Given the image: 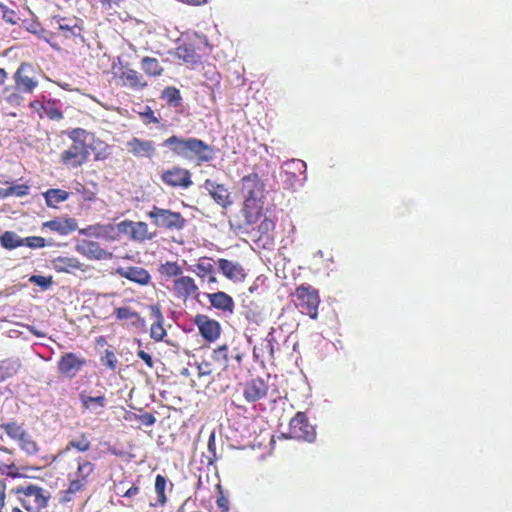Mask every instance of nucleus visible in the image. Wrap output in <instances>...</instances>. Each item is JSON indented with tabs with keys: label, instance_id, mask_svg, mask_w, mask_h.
<instances>
[{
	"label": "nucleus",
	"instance_id": "f257e3e1",
	"mask_svg": "<svg viewBox=\"0 0 512 512\" xmlns=\"http://www.w3.org/2000/svg\"><path fill=\"white\" fill-rule=\"evenodd\" d=\"M39 76L40 72L33 64L22 62L13 75L14 86L4 88L6 102L20 105L24 100L21 94H33L39 86Z\"/></svg>",
	"mask_w": 512,
	"mask_h": 512
},
{
	"label": "nucleus",
	"instance_id": "f03ea898",
	"mask_svg": "<svg viewBox=\"0 0 512 512\" xmlns=\"http://www.w3.org/2000/svg\"><path fill=\"white\" fill-rule=\"evenodd\" d=\"M67 136L72 143L66 150L61 152L60 163L68 169H78L90 157L87 143L89 133L84 129L76 128L67 132Z\"/></svg>",
	"mask_w": 512,
	"mask_h": 512
},
{
	"label": "nucleus",
	"instance_id": "7ed1b4c3",
	"mask_svg": "<svg viewBox=\"0 0 512 512\" xmlns=\"http://www.w3.org/2000/svg\"><path fill=\"white\" fill-rule=\"evenodd\" d=\"M163 145L169 147L175 155L182 158L195 156L200 163L210 161L213 158V148L198 138L185 139L172 135L163 142Z\"/></svg>",
	"mask_w": 512,
	"mask_h": 512
},
{
	"label": "nucleus",
	"instance_id": "20e7f679",
	"mask_svg": "<svg viewBox=\"0 0 512 512\" xmlns=\"http://www.w3.org/2000/svg\"><path fill=\"white\" fill-rule=\"evenodd\" d=\"M241 192L244 196L243 213L251 221L262 211L264 184L256 173L245 175L241 179Z\"/></svg>",
	"mask_w": 512,
	"mask_h": 512
},
{
	"label": "nucleus",
	"instance_id": "39448f33",
	"mask_svg": "<svg viewBox=\"0 0 512 512\" xmlns=\"http://www.w3.org/2000/svg\"><path fill=\"white\" fill-rule=\"evenodd\" d=\"M22 508L27 512H42L48 508L51 492L34 482H24L12 490Z\"/></svg>",
	"mask_w": 512,
	"mask_h": 512
},
{
	"label": "nucleus",
	"instance_id": "423d86ee",
	"mask_svg": "<svg viewBox=\"0 0 512 512\" xmlns=\"http://www.w3.org/2000/svg\"><path fill=\"white\" fill-rule=\"evenodd\" d=\"M292 302L303 315H308L310 319H318V309L321 303L318 289L310 284L304 283L297 286L291 293Z\"/></svg>",
	"mask_w": 512,
	"mask_h": 512
},
{
	"label": "nucleus",
	"instance_id": "0eeeda50",
	"mask_svg": "<svg viewBox=\"0 0 512 512\" xmlns=\"http://www.w3.org/2000/svg\"><path fill=\"white\" fill-rule=\"evenodd\" d=\"M152 224L168 231H181L186 226V219L180 212L153 206L148 212Z\"/></svg>",
	"mask_w": 512,
	"mask_h": 512
},
{
	"label": "nucleus",
	"instance_id": "6e6552de",
	"mask_svg": "<svg viewBox=\"0 0 512 512\" xmlns=\"http://www.w3.org/2000/svg\"><path fill=\"white\" fill-rule=\"evenodd\" d=\"M288 438L313 442L316 439L315 426L309 423L305 412H297L288 422Z\"/></svg>",
	"mask_w": 512,
	"mask_h": 512
},
{
	"label": "nucleus",
	"instance_id": "1a4fd4ad",
	"mask_svg": "<svg viewBox=\"0 0 512 512\" xmlns=\"http://www.w3.org/2000/svg\"><path fill=\"white\" fill-rule=\"evenodd\" d=\"M87 364V360L75 352H64L58 359L57 369L61 377L74 379Z\"/></svg>",
	"mask_w": 512,
	"mask_h": 512
},
{
	"label": "nucleus",
	"instance_id": "9d476101",
	"mask_svg": "<svg viewBox=\"0 0 512 512\" xmlns=\"http://www.w3.org/2000/svg\"><path fill=\"white\" fill-rule=\"evenodd\" d=\"M76 465L75 472L68 474V482L73 483L82 492L86 490L91 477L95 473V464L92 461L78 457Z\"/></svg>",
	"mask_w": 512,
	"mask_h": 512
},
{
	"label": "nucleus",
	"instance_id": "9b49d317",
	"mask_svg": "<svg viewBox=\"0 0 512 512\" xmlns=\"http://www.w3.org/2000/svg\"><path fill=\"white\" fill-rule=\"evenodd\" d=\"M191 172L182 167H171L161 174L163 183L173 189L186 190L193 185Z\"/></svg>",
	"mask_w": 512,
	"mask_h": 512
},
{
	"label": "nucleus",
	"instance_id": "f8f14e48",
	"mask_svg": "<svg viewBox=\"0 0 512 512\" xmlns=\"http://www.w3.org/2000/svg\"><path fill=\"white\" fill-rule=\"evenodd\" d=\"M116 228L119 233L129 235L130 239L135 242L149 241L154 236L145 222H132V220L125 219L118 223Z\"/></svg>",
	"mask_w": 512,
	"mask_h": 512
},
{
	"label": "nucleus",
	"instance_id": "ddd939ff",
	"mask_svg": "<svg viewBox=\"0 0 512 512\" xmlns=\"http://www.w3.org/2000/svg\"><path fill=\"white\" fill-rule=\"evenodd\" d=\"M169 54L177 59L181 64L190 68H196L201 65L203 59L197 51L196 45L192 42H182L177 45Z\"/></svg>",
	"mask_w": 512,
	"mask_h": 512
},
{
	"label": "nucleus",
	"instance_id": "4468645a",
	"mask_svg": "<svg viewBox=\"0 0 512 512\" xmlns=\"http://www.w3.org/2000/svg\"><path fill=\"white\" fill-rule=\"evenodd\" d=\"M194 324L205 341L213 343L220 337L221 326L219 322L210 318L207 314H196Z\"/></svg>",
	"mask_w": 512,
	"mask_h": 512
},
{
	"label": "nucleus",
	"instance_id": "2eb2a0df",
	"mask_svg": "<svg viewBox=\"0 0 512 512\" xmlns=\"http://www.w3.org/2000/svg\"><path fill=\"white\" fill-rule=\"evenodd\" d=\"M172 291L176 299L186 302L191 297H197L199 287L191 276L182 274L173 281Z\"/></svg>",
	"mask_w": 512,
	"mask_h": 512
},
{
	"label": "nucleus",
	"instance_id": "dca6fc26",
	"mask_svg": "<svg viewBox=\"0 0 512 512\" xmlns=\"http://www.w3.org/2000/svg\"><path fill=\"white\" fill-rule=\"evenodd\" d=\"M150 316L154 320L149 329V336L155 342L164 341L167 330L164 327L165 317L159 304L149 306Z\"/></svg>",
	"mask_w": 512,
	"mask_h": 512
},
{
	"label": "nucleus",
	"instance_id": "f3484780",
	"mask_svg": "<svg viewBox=\"0 0 512 512\" xmlns=\"http://www.w3.org/2000/svg\"><path fill=\"white\" fill-rule=\"evenodd\" d=\"M127 151L135 158L151 159L156 154L155 144L151 140L132 137L126 143Z\"/></svg>",
	"mask_w": 512,
	"mask_h": 512
},
{
	"label": "nucleus",
	"instance_id": "a211bd4d",
	"mask_svg": "<svg viewBox=\"0 0 512 512\" xmlns=\"http://www.w3.org/2000/svg\"><path fill=\"white\" fill-rule=\"evenodd\" d=\"M203 188L221 208L226 209L232 205L231 194L224 185L207 178L204 180Z\"/></svg>",
	"mask_w": 512,
	"mask_h": 512
},
{
	"label": "nucleus",
	"instance_id": "6ab92c4d",
	"mask_svg": "<svg viewBox=\"0 0 512 512\" xmlns=\"http://www.w3.org/2000/svg\"><path fill=\"white\" fill-rule=\"evenodd\" d=\"M58 35L66 40L77 42L82 41L83 26L81 22L76 19L60 18L58 21Z\"/></svg>",
	"mask_w": 512,
	"mask_h": 512
},
{
	"label": "nucleus",
	"instance_id": "aec40b11",
	"mask_svg": "<svg viewBox=\"0 0 512 512\" xmlns=\"http://www.w3.org/2000/svg\"><path fill=\"white\" fill-rule=\"evenodd\" d=\"M120 84L129 87L134 91H142L148 86V82L138 70L130 67H123L118 76Z\"/></svg>",
	"mask_w": 512,
	"mask_h": 512
},
{
	"label": "nucleus",
	"instance_id": "412c9836",
	"mask_svg": "<svg viewBox=\"0 0 512 512\" xmlns=\"http://www.w3.org/2000/svg\"><path fill=\"white\" fill-rule=\"evenodd\" d=\"M217 263L218 270L227 277L228 280L235 283L245 280L247 273L241 264L227 260V258H218Z\"/></svg>",
	"mask_w": 512,
	"mask_h": 512
},
{
	"label": "nucleus",
	"instance_id": "4be33fe9",
	"mask_svg": "<svg viewBox=\"0 0 512 512\" xmlns=\"http://www.w3.org/2000/svg\"><path fill=\"white\" fill-rule=\"evenodd\" d=\"M116 273L129 280L130 282L136 283L141 286H147L151 282V275L147 269L139 266L119 267L116 269Z\"/></svg>",
	"mask_w": 512,
	"mask_h": 512
},
{
	"label": "nucleus",
	"instance_id": "5701e85b",
	"mask_svg": "<svg viewBox=\"0 0 512 512\" xmlns=\"http://www.w3.org/2000/svg\"><path fill=\"white\" fill-rule=\"evenodd\" d=\"M76 250L88 259H96L97 261H100V259H110L112 256L111 252L101 248L97 242L88 240H82L76 245Z\"/></svg>",
	"mask_w": 512,
	"mask_h": 512
},
{
	"label": "nucleus",
	"instance_id": "b1692460",
	"mask_svg": "<svg viewBox=\"0 0 512 512\" xmlns=\"http://www.w3.org/2000/svg\"><path fill=\"white\" fill-rule=\"evenodd\" d=\"M268 389L269 387L264 382V380L260 378H255L246 383L243 391V396L246 399V401L255 402L265 398L268 394Z\"/></svg>",
	"mask_w": 512,
	"mask_h": 512
},
{
	"label": "nucleus",
	"instance_id": "393cba45",
	"mask_svg": "<svg viewBox=\"0 0 512 512\" xmlns=\"http://www.w3.org/2000/svg\"><path fill=\"white\" fill-rule=\"evenodd\" d=\"M116 230L112 224H94L81 229L79 233L88 237L114 239Z\"/></svg>",
	"mask_w": 512,
	"mask_h": 512
},
{
	"label": "nucleus",
	"instance_id": "a878e982",
	"mask_svg": "<svg viewBox=\"0 0 512 512\" xmlns=\"http://www.w3.org/2000/svg\"><path fill=\"white\" fill-rule=\"evenodd\" d=\"M207 298L212 307L223 312L233 313L235 302L226 292L218 291L214 293H207Z\"/></svg>",
	"mask_w": 512,
	"mask_h": 512
},
{
	"label": "nucleus",
	"instance_id": "bb28decb",
	"mask_svg": "<svg viewBox=\"0 0 512 512\" xmlns=\"http://www.w3.org/2000/svg\"><path fill=\"white\" fill-rule=\"evenodd\" d=\"M113 315L116 320L130 321V325L136 328L145 326V319L141 317V314L128 306L117 307L113 311Z\"/></svg>",
	"mask_w": 512,
	"mask_h": 512
},
{
	"label": "nucleus",
	"instance_id": "cd10ccee",
	"mask_svg": "<svg viewBox=\"0 0 512 512\" xmlns=\"http://www.w3.org/2000/svg\"><path fill=\"white\" fill-rule=\"evenodd\" d=\"M167 483L168 480L166 476L158 474L155 477L154 482V491L156 494L155 499L153 502H150L149 506L151 508H162L165 507L167 504Z\"/></svg>",
	"mask_w": 512,
	"mask_h": 512
},
{
	"label": "nucleus",
	"instance_id": "c85d7f7f",
	"mask_svg": "<svg viewBox=\"0 0 512 512\" xmlns=\"http://www.w3.org/2000/svg\"><path fill=\"white\" fill-rule=\"evenodd\" d=\"M51 263L58 272L73 273L75 270H83V264L73 256L60 255L54 258Z\"/></svg>",
	"mask_w": 512,
	"mask_h": 512
},
{
	"label": "nucleus",
	"instance_id": "c756f323",
	"mask_svg": "<svg viewBox=\"0 0 512 512\" xmlns=\"http://www.w3.org/2000/svg\"><path fill=\"white\" fill-rule=\"evenodd\" d=\"M44 227L56 231L62 235L69 234L77 229V222L74 218L52 219L44 224Z\"/></svg>",
	"mask_w": 512,
	"mask_h": 512
},
{
	"label": "nucleus",
	"instance_id": "7c9ffc66",
	"mask_svg": "<svg viewBox=\"0 0 512 512\" xmlns=\"http://www.w3.org/2000/svg\"><path fill=\"white\" fill-rule=\"evenodd\" d=\"M140 65L145 75L149 78L161 77L165 71V68L161 65L158 59L149 56L143 57Z\"/></svg>",
	"mask_w": 512,
	"mask_h": 512
},
{
	"label": "nucleus",
	"instance_id": "2f4dec72",
	"mask_svg": "<svg viewBox=\"0 0 512 512\" xmlns=\"http://www.w3.org/2000/svg\"><path fill=\"white\" fill-rule=\"evenodd\" d=\"M72 449H75L80 453H85L89 451L91 449V441L87 434L81 433L76 439L70 440L66 444V447L62 451H60L55 458H60L63 454Z\"/></svg>",
	"mask_w": 512,
	"mask_h": 512
},
{
	"label": "nucleus",
	"instance_id": "473e14b6",
	"mask_svg": "<svg viewBox=\"0 0 512 512\" xmlns=\"http://www.w3.org/2000/svg\"><path fill=\"white\" fill-rule=\"evenodd\" d=\"M70 193L62 189H49L43 193L47 207L56 208L58 203H62L69 198Z\"/></svg>",
	"mask_w": 512,
	"mask_h": 512
},
{
	"label": "nucleus",
	"instance_id": "72a5a7b5",
	"mask_svg": "<svg viewBox=\"0 0 512 512\" xmlns=\"http://www.w3.org/2000/svg\"><path fill=\"white\" fill-rule=\"evenodd\" d=\"M274 229V223L272 219L265 218L261 221L258 226V231L262 232L263 235H260L257 239V242H263V247L273 245V234L272 231Z\"/></svg>",
	"mask_w": 512,
	"mask_h": 512
},
{
	"label": "nucleus",
	"instance_id": "f704fd0d",
	"mask_svg": "<svg viewBox=\"0 0 512 512\" xmlns=\"http://www.w3.org/2000/svg\"><path fill=\"white\" fill-rule=\"evenodd\" d=\"M21 363L18 360L6 359L0 362V383L18 374Z\"/></svg>",
	"mask_w": 512,
	"mask_h": 512
},
{
	"label": "nucleus",
	"instance_id": "c9c22d12",
	"mask_svg": "<svg viewBox=\"0 0 512 512\" xmlns=\"http://www.w3.org/2000/svg\"><path fill=\"white\" fill-rule=\"evenodd\" d=\"M19 447L28 456L36 455L39 453V446L36 440L26 431L21 438L17 441Z\"/></svg>",
	"mask_w": 512,
	"mask_h": 512
},
{
	"label": "nucleus",
	"instance_id": "e433bc0d",
	"mask_svg": "<svg viewBox=\"0 0 512 512\" xmlns=\"http://www.w3.org/2000/svg\"><path fill=\"white\" fill-rule=\"evenodd\" d=\"M158 272L166 280L172 279V277L177 279V277L183 274V268L177 262L167 261L159 265Z\"/></svg>",
	"mask_w": 512,
	"mask_h": 512
},
{
	"label": "nucleus",
	"instance_id": "4c0bfd02",
	"mask_svg": "<svg viewBox=\"0 0 512 512\" xmlns=\"http://www.w3.org/2000/svg\"><path fill=\"white\" fill-rule=\"evenodd\" d=\"M0 428L4 433L11 439L18 441L22 435L26 432L22 424L16 421H7L0 424Z\"/></svg>",
	"mask_w": 512,
	"mask_h": 512
},
{
	"label": "nucleus",
	"instance_id": "58836bf2",
	"mask_svg": "<svg viewBox=\"0 0 512 512\" xmlns=\"http://www.w3.org/2000/svg\"><path fill=\"white\" fill-rule=\"evenodd\" d=\"M0 243L3 248L12 250L24 246L23 238H20L15 232L6 231L0 235Z\"/></svg>",
	"mask_w": 512,
	"mask_h": 512
},
{
	"label": "nucleus",
	"instance_id": "ea45409f",
	"mask_svg": "<svg viewBox=\"0 0 512 512\" xmlns=\"http://www.w3.org/2000/svg\"><path fill=\"white\" fill-rule=\"evenodd\" d=\"M161 98L165 100L168 105L174 107L180 106L183 101L179 88L175 86H167L162 92Z\"/></svg>",
	"mask_w": 512,
	"mask_h": 512
},
{
	"label": "nucleus",
	"instance_id": "a19ab883",
	"mask_svg": "<svg viewBox=\"0 0 512 512\" xmlns=\"http://www.w3.org/2000/svg\"><path fill=\"white\" fill-rule=\"evenodd\" d=\"M195 267L196 273L200 279H205L208 274H215L213 258H208V256H202V258H199Z\"/></svg>",
	"mask_w": 512,
	"mask_h": 512
},
{
	"label": "nucleus",
	"instance_id": "79ce46f5",
	"mask_svg": "<svg viewBox=\"0 0 512 512\" xmlns=\"http://www.w3.org/2000/svg\"><path fill=\"white\" fill-rule=\"evenodd\" d=\"M79 399L81 402V406L84 409H93L94 406H97L100 409H102V407H104L106 404V397L104 395H98L96 397H93L81 393L79 394Z\"/></svg>",
	"mask_w": 512,
	"mask_h": 512
},
{
	"label": "nucleus",
	"instance_id": "37998d69",
	"mask_svg": "<svg viewBox=\"0 0 512 512\" xmlns=\"http://www.w3.org/2000/svg\"><path fill=\"white\" fill-rule=\"evenodd\" d=\"M212 359L223 366L224 370L229 368V348L228 345L222 344L215 348L212 352Z\"/></svg>",
	"mask_w": 512,
	"mask_h": 512
},
{
	"label": "nucleus",
	"instance_id": "c03bdc74",
	"mask_svg": "<svg viewBox=\"0 0 512 512\" xmlns=\"http://www.w3.org/2000/svg\"><path fill=\"white\" fill-rule=\"evenodd\" d=\"M42 109L45 116L50 120L59 121L63 119V114L60 111L58 104L55 100H48L46 102H43Z\"/></svg>",
	"mask_w": 512,
	"mask_h": 512
},
{
	"label": "nucleus",
	"instance_id": "a18cd8bd",
	"mask_svg": "<svg viewBox=\"0 0 512 512\" xmlns=\"http://www.w3.org/2000/svg\"><path fill=\"white\" fill-rule=\"evenodd\" d=\"M0 10L2 12V18L6 23L16 25L21 21L19 13L15 9L0 4Z\"/></svg>",
	"mask_w": 512,
	"mask_h": 512
},
{
	"label": "nucleus",
	"instance_id": "49530a36",
	"mask_svg": "<svg viewBox=\"0 0 512 512\" xmlns=\"http://www.w3.org/2000/svg\"><path fill=\"white\" fill-rule=\"evenodd\" d=\"M100 362L106 368L114 371L117 367L118 360L110 348L105 349L100 356Z\"/></svg>",
	"mask_w": 512,
	"mask_h": 512
},
{
	"label": "nucleus",
	"instance_id": "de8ad7c7",
	"mask_svg": "<svg viewBox=\"0 0 512 512\" xmlns=\"http://www.w3.org/2000/svg\"><path fill=\"white\" fill-rule=\"evenodd\" d=\"M81 491L77 489L76 486L71 484V482H68V486L65 490L60 491V504H68L71 503L75 499V496L80 493Z\"/></svg>",
	"mask_w": 512,
	"mask_h": 512
},
{
	"label": "nucleus",
	"instance_id": "09e8293b",
	"mask_svg": "<svg viewBox=\"0 0 512 512\" xmlns=\"http://www.w3.org/2000/svg\"><path fill=\"white\" fill-rule=\"evenodd\" d=\"M29 282L41 287L42 290H47L53 285V278L51 275L44 276V275L34 274V275L30 276Z\"/></svg>",
	"mask_w": 512,
	"mask_h": 512
},
{
	"label": "nucleus",
	"instance_id": "8fccbe9b",
	"mask_svg": "<svg viewBox=\"0 0 512 512\" xmlns=\"http://www.w3.org/2000/svg\"><path fill=\"white\" fill-rule=\"evenodd\" d=\"M22 23L25 30L28 32H31L33 35H37L38 37L42 36L44 28L37 19H25L22 21Z\"/></svg>",
	"mask_w": 512,
	"mask_h": 512
},
{
	"label": "nucleus",
	"instance_id": "3c124183",
	"mask_svg": "<svg viewBox=\"0 0 512 512\" xmlns=\"http://www.w3.org/2000/svg\"><path fill=\"white\" fill-rule=\"evenodd\" d=\"M28 193H29V186H27L25 184L13 185V186L6 188V196L7 197H9V196L23 197V196L28 195Z\"/></svg>",
	"mask_w": 512,
	"mask_h": 512
},
{
	"label": "nucleus",
	"instance_id": "603ef678",
	"mask_svg": "<svg viewBox=\"0 0 512 512\" xmlns=\"http://www.w3.org/2000/svg\"><path fill=\"white\" fill-rule=\"evenodd\" d=\"M24 246L29 248H43L45 240L42 236H28L23 238Z\"/></svg>",
	"mask_w": 512,
	"mask_h": 512
},
{
	"label": "nucleus",
	"instance_id": "864d4df0",
	"mask_svg": "<svg viewBox=\"0 0 512 512\" xmlns=\"http://www.w3.org/2000/svg\"><path fill=\"white\" fill-rule=\"evenodd\" d=\"M219 494L217 496L216 504L220 512L230 511L229 499L223 494L221 487L218 485Z\"/></svg>",
	"mask_w": 512,
	"mask_h": 512
},
{
	"label": "nucleus",
	"instance_id": "5fc2aeb1",
	"mask_svg": "<svg viewBox=\"0 0 512 512\" xmlns=\"http://www.w3.org/2000/svg\"><path fill=\"white\" fill-rule=\"evenodd\" d=\"M0 472L13 478L19 476L18 468L13 462L10 464H0Z\"/></svg>",
	"mask_w": 512,
	"mask_h": 512
},
{
	"label": "nucleus",
	"instance_id": "6e6d98bb",
	"mask_svg": "<svg viewBox=\"0 0 512 512\" xmlns=\"http://www.w3.org/2000/svg\"><path fill=\"white\" fill-rule=\"evenodd\" d=\"M213 369L211 363L202 361L198 364V375L199 377L211 376Z\"/></svg>",
	"mask_w": 512,
	"mask_h": 512
},
{
	"label": "nucleus",
	"instance_id": "4d7b16f0",
	"mask_svg": "<svg viewBox=\"0 0 512 512\" xmlns=\"http://www.w3.org/2000/svg\"><path fill=\"white\" fill-rule=\"evenodd\" d=\"M141 117L146 124L150 123H158L159 119L155 116L154 112L151 110L149 106L146 108V112L141 113Z\"/></svg>",
	"mask_w": 512,
	"mask_h": 512
},
{
	"label": "nucleus",
	"instance_id": "13d9d810",
	"mask_svg": "<svg viewBox=\"0 0 512 512\" xmlns=\"http://www.w3.org/2000/svg\"><path fill=\"white\" fill-rule=\"evenodd\" d=\"M6 490L7 486L4 480H0V512H4L6 505Z\"/></svg>",
	"mask_w": 512,
	"mask_h": 512
},
{
	"label": "nucleus",
	"instance_id": "bf43d9fd",
	"mask_svg": "<svg viewBox=\"0 0 512 512\" xmlns=\"http://www.w3.org/2000/svg\"><path fill=\"white\" fill-rule=\"evenodd\" d=\"M137 356L143 360L145 362V364L149 367V368H153L154 367V361L152 359V357L148 354V352H146L145 350L143 349H139L138 352H137Z\"/></svg>",
	"mask_w": 512,
	"mask_h": 512
},
{
	"label": "nucleus",
	"instance_id": "052dcab7",
	"mask_svg": "<svg viewBox=\"0 0 512 512\" xmlns=\"http://www.w3.org/2000/svg\"><path fill=\"white\" fill-rule=\"evenodd\" d=\"M139 420L141 421L142 424L147 426L153 425L156 422L155 416L151 413H144L140 415Z\"/></svg>",
	"mask_w": 512,
	"mask_h": 512
},
{
	"label": "nucleus",
	"instance_id": "680f3d73",
	"mask_svg": "<svg viewBox=\"0 0 512 512\" xmlns=\"http://www.w3.org/2000/svg\"><path fill=\"white\" fill-rule=\"evenodd\" d=\"M140 493V486L137 484H133L131 488L125 491L122 496L126 498H132Z\"/></svg>",
	"mask_w": 512,
	"mask_h": 512
},
{
	"label": "nucleus",
	"instance_id": "e2e57ef3",
	"mask_svg": "<svg viewBox=\"0 0 512 512\" xmlns=\"http://www.w3.org/2000/svg\"><path fill=\"white\" fill-rule=\"evenodd\" d=\"M120 0H98L101 6L105 9H110L113 7V4H118Z\"/></svg>",
	"mask_w": 512,
	"mask_h": 512
},
{
	"label": "nucleus",
	"instance_id": "0e129e2a",
	"mask_svg": "<svg viewBox=\"0 0 512 512\" xmlns=\"http://www.w3.org/2000/svg\"><path fill=\"white\" fill-rule=\"evenodd\" d=\"M233 359L236 361L237 367L240 368L241 364H242V360H243L242 352H238V350L235 349V352H234V355H233Z\"/></svg>",
	"mask_w": 512,
	"mask_h": 512
},
{
	"label": "nucleus",
	"instance_id": "69168bd1",
	"mask_svg": "<svg viewBox=\"0 0 512 512\" xmlns=\"http://www.w3.org/2000/svg\"><path fill=\"white\" fill-rule=\"evenodd\" d=\"M209 0H185L184 2L191 6H201L208 3Z\"/></svg>",
	"mask_w": 512,
	"mask_h": 512
},
{
	"label": "nucleus",
	"instance_id": "338daca9",
	"mask_svg": "<svg viewBox=\"0 0 512 512\" xmlns=\"http://www.w3.org/2000/svg\"><path fill=\"white\" fill-rule=\"evenodd\" d=\"M7 72L5 68L0 67V86L3 85L7 81Z\"/></svg>",
	"mask_w": 512,
	"mask_h": 512
},
{
	"label": "nucleus",
	"instance_id": "774afa93",
	"mask_svg": "<svg viewBox=\"0 0 512 512\" xmlns=\"http://www.w3.org/2000/svg\"><path fill=\"white\" fill-rule=\"evenodd\" d=\"M259 315V312L257 311H246L245 312V317L248 319V320H256V318L258 317Z\"/></svg>",
	"mask_w": 512,
	"mask_h": 512
}]
</instances>
